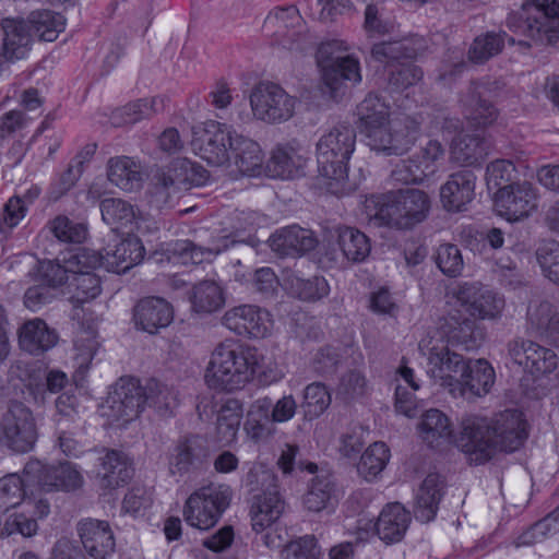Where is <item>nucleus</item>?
Instances as JSON below:
<instances>
[{
  "instance_id": "ea45409f",
  "label": "nucleus",
  "mask_w": 559,
  "mask_h": 559,
  "mask_svg": "<svg viewBox=\"0 0 559 559\" xmlns=\"http://www.w3.org/2000/svg\"><path fill=\"white\" fill-rule=\"evenodd\" d=\"M243 409L236 399H228L219 408L216 420L217 439L225 445L236 440Z\"/></svg>"
},
{
  "instance_id": "4c0bfd02",
  "label": "nucleus",
  "mask_w": 559,
  "mask_h": 559,
  "mask_svg": "<svg viewBox=\"0 0 559 559\" xmlns=\"http://www.w3.org/2000/svg\"><path fill=\"white\" fill-rule=\"evenodd\" d=\"M336 497V487L333 476L321 472L311 480L304 497V504L311 512H320L332 504Z\"/></svg>"
},
{
  "instance_id": "1a4fd4ad",
  "label": "nucleus",
  "mask_w": 559,
  "mask_h": 559,
  "mask_svg": "<svg viewBox=\"0 0 559 559\" xmlns=\"http://www.w3.org/2000/svg\"><path fill=\"white\" fill-rule=\"evenodd\" d=\"M418 132V124L411 119H405L403 122L393 123L389 120L364 130L361 134L371 151L384 156H397L403 155L414 145Z\"/></svg>"
},
{
  "instance_id": "58836bf2",
  "label": "nucleus",
  "mask_w": 559,
  "mask_h": 559,
  "mask_svg": "<svg viewBox=\"0 0 559 559\" xmlns=\"http://www.w3.org/2000/svg\"><path fill=\"white\" fill-rule=\"evenodd\" d=\"M162 109V100L157 97L141 98L117 108L110 119L114 126L133 124L148 119Z\"/></svg>"
},
{
  "instance_id": "c9c22d12",
  "label": "nucleus",
  "mask_w": 559,
  "mask_h": 559,
  "mask_svg": "<svg viewBox=\"0 0 559 559\" xmlns=\"http://www.w3.org/2000/svg\"><path fill=\"white\" fill-rule=\"evenodd\" d=\"M230 148V160L241 174L252 175L263 164V152L260 145L242 134L235 132Z\"/></svg>"
},
{
  "instance_id": "412c9836",
  "label": "nucleus",
  "mask_w": 559,
  "mask_h": 559,
  "mask_svg": "<svg viewBox=\"0 0 559 559\" xmlns=\"http://www.w3.org/2000/svg\"><path fill=\"white\" fill-rule=\"evenodd\" d=\"M82 548L93 559H107L115 551V537L106 521L86 519L78 524Z\"/></svg>"
},
{
  "instance_id": "9b49d317",
  "label": "nucleus",
  "mask_w": 559,
  "mask_h": 559,
  "mask_svg": "<svg viewBox=\"0 0 559 559\" xmlns=\"http://www.w3.org/2000/svg\"><path fill=\"white\" fill-rule=\"evenodd\" d=\"M235 131L217 121H209L204 128L193 131L191 146L195 155L212 166L230 162V148Z\"/></svg>"
},
{
  "instance_id": "6e6d98bb",
  "label": "nucleus",
  "mask_w": 559,
  "mask_h": 559,
  "mask_svg": "<svg viewBox=\"0 0 559 559\" xmlns=\"http://www.w3.org/2000/svg\"><path fill=\"white\" fill-rule=\"evenodd\" d=\"M72 281L70 286L73 288L72 301L83 304L96 298L100 292V280L91 271H84L75 267L72 271Z\"/></svg>"
},
{
  "instance_id": "393cba45",
  "label": "nucleus",
  "mask_w": 559,
  "mask_h": 559,
  "mask_svg": "<svg viewBox=\"0 0 559 559\" xmlns=\"http://www.w3.org/2000/svg\"><path fill=\"white\" fill-rule=\"evenodd\" d=\"M318 243L313 233L297 225L277 230L270 238V246L281 257L301 255L316 248Z\"/></svg>"
},
{
  "instance_id": "473e14b6",
  "label": "nucleus",
  "mask_w": 559,
  "mask_h": 559,
  "mask_svg": "<svg viewBox=\"0 0 559 559\" xmlns=\"http://www.w3.org/2000/svg\"><path fill=\"white\" fill-rule=\"evenodd\" d=\"M420 49V40L405 38L374 44L371 49V56L376 61L386 63L388 69H390L391 66L411 63L409 60L415 59Z\"/></svg>"
},
{
  "instance_id": "5701e85b",
  "label": "nucleus",
  "mask_w": 559,
  "mask_h": 559,
  "mask_svg": "<svg viewBox=\"0 0 559 559\" xmlns=\"http://www.w3.org/2000/svg\"><path fill=\"white\" fill-rule=\"evenodd\" d=\"M476 176L472 170H460L449 176L440 188V200L449 212H462L475 197Z\"/></svg>"
},
{
  "instance_id": "20e7f679",
  "label": "nucleus",
  "mask_w": 559,
  "mask_h": 559,
  "mask_svg": "<svg viewBox=\"0 0 559 559\" xmlns=\"http://www.w3.org/2000/svg\"><path fill=\"white\" fill-rule=\"evenodd\" d=\"M253 350L235 341L219 343L212 352L204 380L210 389L231 392L241 389L255 372Z\"/></svg>"
},
{
  "instance_id": "bf43d9fd",
  "label": "nucleus",
  "mask_w": 559,
  "mask_h": 559,
  "mask_svg": "<svg viewBox=\"0 0 559 559\" xmlns=\"http://www.w3.org/2000/svg\"><path fill=\"white\" fill-rule=\"evenodd\" d=\"M26 477L9 474L0 479V512H7L16 507L25 496Z\"/></svg>"
},
{
  "instance_id": "49530a36",
  "label": "nucleus",
  "mask_w": 559,
  "mask_h": 559,
  "mask_svg": "<svg viewBox=\"0 0 559 559\" xmlns=\"http://www.w3.org/2000/svg\"><path fill=\"white\" fill-rule=\"evenodd\" d=\"M320 69L322 80L331 92H336L344 81L358 83L361 80L358 60L353 57Z\"/></svg>"
},
{
  "instance_id": "0e129e2a",
  "label": "nucleus",
  "mask_w": 559,
  "mask_h": 559,
  "mask_svg": "<svg viewBox=\"0 0 559 559\" xmlns=\"http://www.w3.org/2000/svg\"><path fill=\"white\" fill-rule=\"evenodd\" d=\"M515 174L516 169L511 160L496 159L487 166V186L489 189H497L498 191H501L504 187L516 183L513 182Z\"/></svg>"
},
{
  "instance_id": "a19ab883",
  "label": "nucleus",
  "mask_w": 559,
  "mask_h": 559,
  "mask_svg": "<svg viewBox=\"0 0 559 559\" xmlns=\"http://www.w3.org/2000/svg\"><path fill=\"white\" fill-rule=\"evenodd\" d=\"M335 231L338 247L348 261L361 262L369 255L371 246L364 233L348 226H340Z\"/></svg>"
},
{
  "instance_id": "6e6552de",
  "label": "nucleus",
  "mask_w": 559,
  "mask_h": 559,
  "mask_svg": "<svg viewBox=\"0 0 559 559\" xmlns=\"http://www.w3.org/2000/svg\"><path fill=\"white\" fill-rule=\"evenodd\" d=\"M38 438L36 420L31 408L22 402H10L0 420V439L17 453L31 451Z\"/></svg>"
},
{
  "instance_id": "f3484780",
  "label": "nucleus",
  "mask_w": 559,
  "mask_h": 559,
  "mask_svg": "<svg viewBox=\"0 0 559 559\" xmlns=\"http://www.w3.org/2000/svg\"><path fill=\"white\" fill-rule=\"evenodd\" d=\"M454 297L471 317L481 320L500 317L504 308V299L480 283L459 285Z\"/></svg>"
},
{
  "instance_id": "dca6fc26",
  "label": "nucleus",
  "mask_w": 559,
  "mask_h": 559,
  "mask_svg": "<svg viewBox=\"0 0 559 559\" xmlns=\"http://www.w3.org/2000/svg\"><path fill=\"white\" fill-rule=\"evenodd\" d=\"M210 459L207 440L200 435H188L180 438L168 456V469L173 476L203 469Z\"/></svg>"
},
{
  "instance_id": "a18cd8bd",
  "label": "nucleus",
  "mask_w": 559,
  "mask_h": 559,
  "mask_svg": "<svg viewBox=\"0 0 559 559\" xmlns=\"http://www.w3.org/2000/svg\"><path fill=\"white\" fill-rule=\"evenodd\" d=\"M356 115L362 133L364 130L389 121L390 107L379 95L370 93L357 106Z\"/></svg>"
},
{
  "instance_id": "c03bdc74",
  "label": "nucleus",
  "mask_w": 559,
  "mask_h": 559,
  "mask_svg": "<svg viewBox=\"0 0 559 559\" xmlns=\"http://www.w3.org/2000/svg\"><path fill=\"white\" fill-rule=\"evenodd\" d=\"M190 301L197 312L212 313L223 307L225 298L216 282L202 281L193 286Z\"/></svg>"
},
{
  "instance_id": "bb28decb",
  "label": "nucleus",
  "mask_w": 559,
  "mask_h": 559,
  "mask_svg": "<svg viewBox=\"0 0 559 559\" xmlns=\"http://www.w3.org/2000/svg\"><path fill=\"white\" fill-rule=\"evenodd\" d=\"M20 348L31 355H41L58 343V334L39 318L27 320L17 331Z\"/></svg>"
},
{
  "instance_id": "37998d69",
  "label": "nucleus",
  "mask_w": 559,
  "mask_h": 559,
  "mask_svg": "<svg viewBox=\"0 0 559 559\" xmlns=\"http://www.w3.org/2000/svg\"><path fill=\"white\" fill-rule=\"evenodd\" d=\"M29 33L32 32L43 41H53L64 29V17L50 10L33 11L28 16Z\"/></svg>"
},
{
  "instance_id": "09e8293b",
  "label": "nucleus",
  "mask_w": 559,
  "mask_h": 559,
  "mask_svg": "<svg viewBox=\"0 0 559 559\" xmlns=\"http://www.w3.org/2000/svg\"><path fill=\"white\" fill-rule=\"evenodd\" d=\"M390 459V450L383 442H373L360 456L358 474L371 481L384 469Z\"/></svg>"
},
{
  "instance_id": "39448f33",
  "label": "nucleus",
  "mask_w": 559,
  "mask_h": 559,
  "mask_svg": "<svg viewBox=\"0 0 559 559\" xmlns=\"http://www.w3.org/2000/svg\"><path fill=\"white\" fill-rule=\"evenodd\" d=\"M356 132L348 124H338L322 135L317 143L318 171L334 194H343L347 183V163L355 150Z\"/></svg>"
},
{
  "instance_id": "3c124183",
  "label": "nucleus",
  "mask_w": 559,
  "mask_h": 559,
  "mask_svg": "<svg viewBox=\"0 0 559 559\" xmlns=\"http://www.w3.org/2000/svg\"><path fill=\"white\" fill-rule=\"evenodd\" d=\"M286 282L290 293L304 301H317L326 297L330 293V286L323 276H313L305 280L297 275H292Z\"/></svg>"
},
{
  "instance_id": "680f3d73",
  "label": "nucleus",
  "mask_w": 559,
  "mask_h": 559,
  "mask_svg": "<svg viewBox=\"0 0 559 559\" xmlns=\"http://www.w3.org/2000/svg\"><path fill=\"white\" fill-rule=\"evenodd\" d=\"M330 404L331 395L324 384L314 382L306 386L302 407L307 417H319Z\"/></svg>"
},
{
  "instance_id": "69168bd1",
  "label": "nucleus",
  "mask_w": 559,
  "mask_h": 559,
  "mask_svg": "<svg viewBox=\"0 0 559 559\" xmlns=\"http://www.w3.org/2000/svg\"><path fill=\"white\" fill-rule=\"evenodd\" d=\"M49 229L58 240L71 243H81L87 233L84 224L74 223L67 216H57L50 222Z\"/></svg>"
},
{
  "instance_id": "603ef678",
  "label": "nucleus",
  "mask_w": 559,
  "mask_h": 559,
  "mask_svg": "<svg viewBox=\"0 0 559 559\" xmlns=\"http://www.w3.org/2000/svg\"><path fill=\"white\" fill-rule=\"evenodd\" d=\"M506 33L487 32L477 36L468 49V59L474 63H485L499 55L504 47Z\"/></svg>"
},
{
  "instance_id": "774afa93",
  "label": "nucleus",
  "mask_w": 559,
  "mask_h": 559,
  "mask_svg": "<svg viewBox=\"0 0 559 559\" xmlns=\"http://www.w3.org/2000/svg\"><path fill=\"white\" fill-rule=\"evenodd\" d=\"M321 551L314 536L306 535L288 543L282 550V559H318Z\"/></svg>"
},
{
  "instance_id": "6ab92c4d",
  "label": "nucleus",
  "mask_w": 559,
  "mask_h": 559,
  "mask_svg": "<svg viewBox=\"0 0 559 559\" xmlns=\"http://www.w3.org/2000/svg\"><path fill=\"white\" fill-rule=\"evenodd\" d=\"M3 37L0 46V74L9 66L26 57L31 50L32 35L22 21L5 19L1 24Z\"/></svg>"
},
{
  "instance_id": "9d476101",
  "label": "nucleus",
  "mask_w": 559,
  "mask_h": 559,
  "mask_svg": "<svg viewBox=\"0 0 559 559\" xmlns=\"http://www.w3.org/2000/svg\"><path fill=\"white\" fill-rule=\"evenodd\" d=\"M254 118L267 123H281L295 114L297 99L272 82L257 84L249 96Z\"/></svg>"
},
{
  "instance_id": "864d4df0",
  "label": "nucleus",
  "mask_w": 559,
  "mask_h": 559,
  "mask_svg": "<svg viewBox=\"0 0 559 559\" xmlns=\"http://www.w3.org/2000/svg\"><path fill=\"white\" fill-rule=\"evenodd\" d=\"M103 221L114 228H123L131 225L135 219L133 205L121 199H104L100 202Z\"/></svg>"
},
{
  "instance_id": "052dcab7",
  "label": "nucleus",
  "mask_w": 559,
  "mask_h": 559,
  "mask_svg": "<svg viewBox=\"0 0 559 559\" xmlns=\"http://www.w3.org/2000/svg\"><path fill=\"white\" fill-rule=\"evenodd\" d=\"M536 259L544 276L559 285V242H542L536 250Z\"/></svg>"
},
{
  "instance_id": "ddd939ff",
  "label": "nucleus",
  "mask_w": 559,
  "mask_h": 559,
  "mask_svg": "<svg viewBox=\"0 0 559 559\" xmlns=\"http://www.w3.org/2000/svg\"><path fill=\"white\" fill-rule=\"evenodd\" d=\"M509 359L534 378L551 373L558 366L557 354L532 340L514 337L507 343Z\"/></svg>"
},
{
  "instance_id": "7c9ffc66",
  "label": "nucleus",
  "mask_w": 559,
  "mask_h": 559,
  "mask_svg": "<svg viewBox=\"0 0 559 559\" xmlns=\"http://www.w3.org/2000/svg\"><path fill=\"white\" fill-rule=\"evenodd\" d=\"M411 515L401 503H389L381 511L374 530L383 542L396 543L404 536Z\"/></svg>"
},
{
  "instance_id": "e2e57ef3",
  "label": "nucleus",
  "mask_w": 559,
  "mask_h": 559,
  "mask_svg": "<svg viewBox=\"0 0 559 559\" xmlns=\"http://www.w3.org/2000/svg\"><path fill=\"white\" fill-rule=\"evenodd\" d=\"M178 192L180 190L176 189L169 178L160 169L156 170L150 191V204L157 210L169 207Z\"/></svg>"
},
{
  "instance_id": "b1692460",
  "label": "nucleus",
  "mask_w": 559,
  "mask_h": 559,
  "mask_svg": "<svg viewBox=\"0 0 559 559\" xmlns=\"http://www.w3.org/2000/svg\"><path fill=\"white\" fill-rule=\"evenodd\" d=\"M527 330L559 347V311L547 300H534L527 307Z\"/></svg>"
},
{
  "instance_id": "72a5a7b5",
  "label": "nucleus",
  "mask_w": 559,
  "mask_h": 559,
  "mask_svg": "<svg viewBox=\"0 0 559 559\" xmlns=\"http://www.w3.org/2000/svg\"><path fill=\"white\" fill-rule=\"evenodd\" d=\"M489 143L480 134H463L452 141L450 158L461 166H477L488 155Z\"/></svg>"
},
{
  "instance_id": "a878e982",
  "label": "nucleus",
  "mask_w": 559,
  "mask_h": 559,
  "mask_svg": "<svg viewBox=\"0 0 559 559\" xmlns=\"http://www.w3.org/2000/svg\"><path fill=\"white\" fill-rule=\"evenodd\" d=\"M135 324L143 331L154 334L170 324L174 318L171 306L163 298L147 297L134 307Z\"/></svg>"
},
{
  "instance_id": "e433bc0d",
  "label": "nucleus",
  "mask_w": 559,
  "mask_h": 559,
  "mask_svg": "<svg viewBox=\"0 0 559 559\" xmlns=\"http://www.w3.org/2000/svg\"><path fill=\"white\" fill-rule=\"evenodd\" d=\"M448 337L453 344L472 350L479 345L481 333L476 331L474 319L466 317L461 310H452L447 319Z\"/></svg>"
},
{
  "instance_id": "c85d7f7f",
  "label": "nucleus",
  "mask_w": 559,
  "mask_h": 559,
  "mask_svg": "<svg viewBox=\"0 0 559 559\" xmlns=\"http://www.w3.org/2000/svg\"><path fill=\"white\" fill-rule=\"evenodd\" d=\"M444 481L437 473H430L423 480L415 498L414 514L417 520L428 523L435 519L443 496Z\"/></svg>"
},
{
  "instance_id": "4be33fe9",
  "label": "nucleus",
  "mask_w": 559,
  "mask_h": 559,
  "mask_svg": "<svg viewBox=\"0 0 559 559\" xmlns=\"http://www.w3.org/2000/svg\"><path fill=\"white\" fill-rule=\"evenodd\" d=\"M308 162V150L297 140L278 144L271 156L269 168L283 179H293L304 174Z\"/></svg>"
},
{
  "instance_id": "13d9d810",
  "label": "nucleus",
  "mask_w": 559,
  "mask_h": 559,
  "mask_svg": "<svg viewBox=\"0 0 559 559\" xmlns=\"http://www.w3.org/2000/svg\"><path fill=\"white\" fill-rule=\"evenodd\" d=\"M423 79V71L414 63H400L388 69V88L401 92L417 84Z\"/></svg>"
},
{
  "instance_id": "2f4dec72",
  "label": "nucleus",
  "mask_w": 559,
  "mask_h": 559,
  "mask_svg": "<svg viewBox=\"0 0 559 559\" xmlns=\"http://www.w3.org/2000/svg\"><path fill=\"white\" fill-rule=\"evenodd\" d=\"M159 169L169 178L176 189L180 191L201 187L209 179L207 170L188 158H176L169 165Z\"/></svg>"
},
{
  "instance_id": "79ce46f5",
  "label": "nucleus",
  "mask_w": 559,
  "mask_h": 559,
  "mask_svg": "<svg viewBox=\"0 0 559 559\" xmlns=\"http://www.w3.org/2000/svg\"><path fill=\"white\" fill-rule=\"evenodd\" d=\"M423 439L431 447L441 441H452L453 430L450 419L441 411L431 408L427 411L419 423Z\"/></svg>"
},
{
  "instance_id": "f03ea898",
  "label": "nucleus",
  "mask_w": 559,
  "mask_h": 559,
  "mask_svg": "<svg viewBox=\"0 0 559 559\" xmlns=\"http://www.w3.org/2000/svg\"><path fill=\"white\" fill-rule=\"evenodd\" d=\"M178 404V392L156 379H148L141 385L134 378H121L102 405V415L111 424L129 423L147 405L159 416L168 417Z\"/></svg>"
},
{
  "instance_id": "4468645a",
  "label": "nucleus",
  "mask_w": 559,
  "mask_h": 559,
  "mask_svg": "<svg viewBox=\"0 0 559 559\" xmlns=\"http://www.w3.org/2000/svg\"><path fill=\"white\" fill-rule=\"evenodd\" d=\"M468 360L448 346H433L427 358V374L440 386L456 396L460 380L468 369Z\"/></svg>"
},
{
  "instance_id": "2eb2a0df",
  "label": "nucleus",
  "mask_w": 559,
  "mask_h": 559,
  "mask_svg": "<svg viewBox=\"0 0 559 559\" xmlns=\"http://www.w3.org/2000/svg\"><path fill=\"white\" fill-rule=\"evenodd\" d=\"M222 323L238 336L248 338H264L273 328L271 313L255 305L230 308L224 313Z\"/></svg>"
},
{
  "instance_id": "7ed1b4c3",
  "label": "nucleus",
  "mask_w": 559,
  "mask_h": 559,
  "mask_svg": "<svg viewBox=\"0 0 559 559\" xmlns=\"http://www.w3.org/2000/svg\"><path fill=\"white\" fill-rule=\"evenodd\" d=\"M429 195L419 189L408 188L384 195H372L366 201L369 223L376 227L412 229L428 216Z\"/></svg>"
},
{
  "instance_id": "f8f14e48",
  "label": "nucleus",
  "mask_w": 559,
  "mask_h": 559,
  "mask_svg": "<svg viewBox=\"0 0 559 559\" xmlns=\"http://www.w3.org/2000/svg\"><path fill=\"white\" fill-rule=\"evenodd\" d=\"M26 481L37 485L43 491H73L83 485L81 473L69 463L45 465L38 460L28 461L23 469Z\"/></svg>"
},
{
  "instance_id": "8fccbe9b",
  "label": "nucleus",
  "mask_w": 559,
  "mask_h": 559,
  "mask_svg": "<svg viewBox=\"0 0 559 559\" xmlns=\"http://www.w3.org/2000/svg\"><path fill=\"white\" fill-rule=\"evenodd\" d=\"M507 24L510 28L515 32H521L527 35L535 41H547L549 44L556 43L559 38V32L550 29L548 23L539 21L536 16L534 23L531 22V17H523V14H511L508 17Z\"/></svg>"
},
{
  "instance_id": "aec40b11",
  "label": "nucleus",
  "mask_w": 559,
  "mask_h": 559,
  "mask_svg": "<svg viewBox=\"0 0 559 559\" xmlns=\"http://www.w3.org/2000/svg\"><path fill=\"white\" fill-rule=\"evenodd\" d=\"M133 476L131 459L122 451L107 450L99 457V468L96 474L97 484L104 492H111L123 487Z\"/></svg>"
},
{
  "instance_id": "338daca9",
  "label": "nucleus",
  "mask_w": 559,
  "mask_h": 559,
  "mask_svg": "<svg viewBox=\"0 0 559 559\" xmlns=\"http://www.w3.org/2000/svg\"><path fill=\"white\" fill-rule=\"evenodd\" d=\"M436 263L440 271L449 277L460 275L464 265L460 249L451 243H444L438 248Z\"/></svg>"
},
{
  "instance_id": "4d7b16f0",
  "label": "nucleus",
  "mask_w": 559,
  "mask_h": 559,
  "mask_svg": "<svg viewBox=\"0 0 559 559\" xmlns=\"http://www.w3.org/2000/svg\"><path fill=\"white\" fill-rule=\"evenodd\" d=\"M72 271H75V267L68 261L62 265L57 260H41L36 265L37 280L50 289L66 284Z\"/></svg>"
},
{
  "instance_id": "f704fd0d",
  "label": "nucleus",
  "mask_w": 559,
  "mask_h": 559,
  "mask_svg": "<svg viewBox=\"0 0 559 559\" xmlns=\"http://www.w3.org/2000/svg\"><path fill=\"white\" fill-rule=\"evenodd\" d=\"M495 382V370L485 359L468 360V369L464 371L456 396L466 392L481 396L489 392Z\"/></svg>"
},
{
  "instance_id": "f257e3e1",
  "label": "nucleus",
  "mask_w": 559,
  "mask_h": 559,
  "mask_svg": "<svg viewBox=\"0 0 559 559\" xmlns=\"http://www.w3.org/2000/svg\"><path fill=\"white\" fill-rule=\"evenodd\" d=\"M526 438L522 414L515 409H507L492 420L475 416L464 418L455 442L471 463L480 465L491 460L498 450H518Z\"/></svg>"
},
{
  "instance_id": "423d86ee",
  "label": "nucleus",
  "mask_w": 559,
  "mask_h": 559,
  "mask_svg": "<svg viewBox=\"0 0 559 559\" xmlns=\"http://www.w3.org/2000/svg\"><path fill=\"white\" fill-rule=\"evenodd\" d=\"M246 486L252 493L251 526L255 533H261L278 521L285 502L277 490L276 476L262 466H254L247 473Z\"/></svg>"
},
{
  "instance_id": "0eeeda50",
  "label": "nucleus",
  "mask_w": 559,
  "mask_h": 559,
  "mask_svg": "<svg viewBox=\"0 0 559 559\" xmlns=\"http://www.w3.org/2000/svg\"><path fill=\"white\" fill-rule=\"evenodd\" d=\"M230 498L231 491L227 486H209L197 490L186 502V522L199 530L213 527L228 508Z\"/></svg>"
},
{
  "instance_id": "cd10ccee",
  "label": "nucleus",
  "mask_w": 559,
  "mask_h": 559,
  "mask_svg": "<svg viewBox=\"0 0 559 559\" xmlns=\"http://www.w3.org/2000/svg\"><path fill=\"white\" fill-rule=\"evenodd\" d=\"M106 170L110 183L123 191H138L143 185L142 166L132 157L126 155L110 157Z\"/></svg>"
},
{
  "instance_id": "a211bd4d",
  "label": "nucleus",
  "mask_w": 559,
  "mask_h": 559,
  "mask_svg": "<svg viewBox=\"0 0 559 559\" xmlns=\"http://www.w3.org/2000/svg\"><path fill=\"white\" fill-rule=\"evenodd\" d=\"M496 207L498 213L509 222L527 217L536 207V192L532 183L516 182L497 191Z\"/></svg>"
},
{
  "instance_id": "c756f323",
  "label": "nucleus",
  "mask_w": 559,
  "mask_h": 559,
  "mask_svg": "<svg viewBox=\"0 0 559 559\" xmlns=\"http://www.w3.org/2000/svg\"><path fill=\"white\" fill-rule=\"evenodd\" d=\"M145 249L138 237L122 239L114 249H105V267L109 272L126 273L144 258Z\"/></svg>"
},
{
  "instance_id": "de8ad7c7",
  "label": "nucleus",
  "mask_w": 559,
  "mask_h": 559,
  "mask_svg": "<svg viewBox=\"0 0 559 559\" xmlns=\"http://www.w3.org/2000/svg\"><path fill=\"white\" fill-rule=\"evenodd\" d=\"M230 243H234V240H229L228 237L214 240L209 246H197L190 240H182L176 245L175 251L185 259V262L200 264L228 249Z\"/></svg>"
},
{
  "instance_id": "5fc2aeb1",
  "label": "nucleus",
  "mask_w": 559,
  "mask_h": 559,
  "mask_svg": "<svg viewBox=\"0 0 559 559\" xmlns=\"http://www.w3.org/2000/svg\"><path fill=\"white\" fill-rule=\"evenodd\" d=\"M469 107L467 118L475 127L490 126L497 119V111L491 103L481 98L479 85L472 83L468 87V96L465 100Z\"/></svg>"
}]
</instances>
